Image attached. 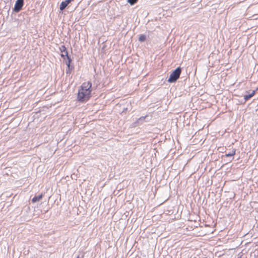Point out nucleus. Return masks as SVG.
I'll return each mask as SVG.
<instances>
[{"mask_svg":"<svg viewBox=\"0 0 258 258\" xmlns=\"http://www.w3.org/2000/svg\"><path fill=\"white\" fill-rule=\"evenodd\" d=\"M92 84L90 82L84 83L79 90L77 99L80 102H85L90 97Z\"/></svg>","mask_w":258,"mask_h":258,"instance_id":"nucleus-1","label":"nucleus"},{"mask_svg":"<svg viewBox=\"0 0 258 258\" xmlns=\"http://www.w3.org/2000/svg\"><path fill=\"white\" fill-rule=\"evenodd\" d=\"M181 69L180 68H177L174 71H173L168 80V82L169 83H173L175 82L179 77L180 75L181 74Z\"/></svg>","mask_w":258,"mask_h":258,"instance_id":"nucleus-2","label":"nucleus"},{"mask_svg":"<svg viewBox=\"0 0 258 258\" xmlns=\"http://www.w3.org/2000/svg\"><path fill=\"white\" fill-rule=\"evenodd\" d=\"M23 0H17L13 11L15 12H19L23 6Z\"/></svg>","mask_w":258,"mask_h":258,"instance_id":"nucleus-3","label":"nucleus"},{"mask_svg":"<svg viewBox=\"0 0 258 258\" xmlns=\"http://www.w3.org/2000/svg\"><path fill=\"white\" fill-rule=\"evenodd\" d=\"M43 195L42 194L39 195V196H35L32 199V202L34 203H36V202H39L40 201L42 198H43Z\"/></svg>","mask_w":258,"mask_h":258,"instance_id":"nucleus-4","label":"nucleus"},{"mask_svg":"<svg viewBox=\"0 0 258 258\" xmlns=\"http://www.w3.org/2000/svg\"><path fill=\"white\" fill-rule=\"evenodd\" d=\"M255 93L254 91H252L251 93L249 94L248 95H244V98L245 100H248L249 98H251Z\"/></svg>","mask_w":258,"mask_h":258,"instance_id":"nucleus-5","label":"nucleus"},{"mask_svg":"<svg viewBox=\"0 0 258 258\" xmlns=\"http://www.w3.org/2000/svg\"><path fill=\"white\" fill-rule=\"evenodd\" d=\"M146 38V37L145 35H141L140 36V37L139 38V40L141 42H143V41H145Z\"/></svg>","mask_w":258,"mask_h":258,"instance_id":"nucleus-6","label":"nucleus"},{"mask_svg":"<svg viewBox=\"0 0 258 258\" xmlns=\"http://www.w3.org/2000/svg\"><path fill=\"white\" fill-rule=\"evenodd\" d=\"M61 56L62 57H63L64 58V57L66 56L67 58H68V53L67 51H64V52H62V53L61 54Z\"/></svg>","mask_w":258,"mask_h":258,"instance_id":"nucleus-7","label":"nucleus"},{"mask_svg":"<svg viewBox=\"0 0 258 258\" xmlns=\"http://www.w3.org/2000/svg\"><path fill=\"white\" fill-rule=\"evenodd\" d=\"M71 61V59L69 57H68L67 60H66V64H67V66H68L69 69L70 66Z\"/></svg>","mask_w":258,"mask_h":258,"instance_id":"nucleus-8","label":"nucleus"},{"mask_svg":"<svg viewBox=\"0 0 258 258\" xmlns=\"http://www.w3.org/2000/svg\"><path fill=\"white\" fill-rule=\"evenodd\" d=\"M138 0H127V2L131 5H134Z\"/></svg>","mask_w":258,"mask_h":258,"instance_id":"nucleus-9","label":"nucleus"},{"mask_svg":"<svg viewBox=\"0 0 258 258\" xmlns=\"http://www.w3.org/2000/svg\"><path fill=\"white\" fill-rule=\"evenodd\" d=\"M235 151H233L231 153L226 154V156H227V157L232 156H233L235 154Z\"/></svg>","mask_w":258,"mask_h":258,"instance_id":"nucleus-10","label":"nucleus"},{"mask_svg":"<svg viewBox=\"0 0 258 258\" xmlns=\"http://www.w3.org/2000/svg\"><path fill=\"white\" fill-rule=\"evenodd\" d=\"M59 49H60V50L61 51V52H64V51H67V50H66V48L65 46H63V45L61 46L59 48Z\"/></svg>","mask_w":258,"mask_h":258,"instance_id":"nucleus-11","label":"nucleus"},{"mask_svg":"<svg viewBox=\"0 0 258 258\" xmlns=\"http://www.w3.org/2000/svg\"><path fill=\"white\" fill-rule=\"evenodd\" d=\"M10 1H11L12 0H10Z\"/></svg>","mask_w":258,"mask_h":258,"instance_id":"nucleus-12","label":"nucleus"}]
</instances>
